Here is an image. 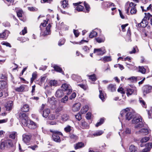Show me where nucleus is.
<instances>
[{
  "mask_svg": "<svg viewBox=\"0 0 152 152\" xmlns=\"http://www.w3.org/2000/svg\"><path fill=\"white\" fill-rule=\"evenodd\" d=\"M50 112V110L49 109L47 108L45 109L43 111L42 114L43 117L45 118H46L48 116Z\"/></svg>",
  "mask_w": 152,
  "mask_h": 152,
  "instance_id": "nucleus-22",
  "label": "nucleus"
},
{
  "mask_svg": "<svg viewBox=\"0 0 152 152\" xmlns=\"http://www.w3.org/2000/svg\"><path fill=\"white\" fill-rule=\"evenodd\" d=\"M7 83L4 81H0V88L4 89L7 88Z\"/></svg>",
  "mask_w": 152,
  "mask_h": 152,
  "instance_id": "nucleus-20",
  "label": "nucleus"
},
{
  "mask_svg": "<svg viewBox=\"0 0 152 152\" xmlns=\"http://www.w3.org/2000/svg\"><path fill=\"white\" fill-rule=\"evenodd\" d=\"M28 9L29 10L31 11H37V9L33 7H28Z\"/></svg>",
  "mask_w": 152,
  "mask_h": 152,
  "instance_id": "nucleus-63",
  "label": "nucleus"
},
{
  "mask_svg": "<svg viewBox=\"0 0 152 152\" xmlns=\"http://www.w3.org/2000/svg\"><path fill=\"white\" fill-rule=\"evenodd\" d=\"M37 74L36 72H34L32 75V77L31 78V83H32L34 80L37 77Z\"/></svg>",
  "mask_w": 152,
  "mask_h": 152,
  "instance_id": "nucleus-46",
  "label": "nucleus"
},
{
  "mask_svg": "<svg viewBox=\"0 0 152 152\" xmlns=\"http://www.w3.org/2000/svg\"><path fill=\"white\" fill-rule=\"evenodd\" d=\"M61 7L64 9H65L66 7V0H64L61 2Z\"/></svg>",
  "mask_w": 152,
  "mask_h": 152,
  "instance_id": "nucleus-44",
  "label": "nucleus"
},
{
  "mask_svg": "<svg viewBox=\"0 0 152 152\" xmlns=\"http://www.w3.org/2000/svg\"><path fill=\"white\" fill-rule=\"evenodd\" d=\"M97 34V33L95 31H93L91 32L89 35V37L91 38H92L96 36Z\"/></svg>",
  "mask_w": 152,
  "mask_h": 152,
  "instance_id": "nucleus-39",
  "label": "nucleus"
},
{
  "mask_svg": "<svg viewBox=\"0 0 152 152\" xmlns=\"http://www.w3.org/2000/svg\"><path fill=\"white\" fill-rule=\"evenodd\" d=\"M62 90H58L56 93L55 96L58 97H61L64 94V92L66 90V84H64L61 86Z\"/></svg>",
  "mask_w": 152,
  "mask_h": 152,
  "instance_id": "nucleus-4",
  "label": "nucleus"
},
{
  "mask_svg": "<svg viewBox=\"0 0 152 152\" xmlns=\"http://www.w3.org/2000/svg\"><path fill=\"white\" fill-rule=\"evenodd\" d=\"M1 44L3 45H6V46L9 47H11L10 44L8 42H4L1 43Z\"/></svg>",
  "mask_w": 152,
  "mask_h": 152,
  "instance_id": "nucleus-64",
  "label": "nucleus"
},
{
  "mask_svg": "<svg viewBox=\"0 0 152 152\" xmlns=\"http://www.w3.org/2000/svg\"><path fill=\"white\" fill-rule=\"evenodd\" d=\"M145 16L144 18V19L146 20H150L152 19V15H151L150 13H145Z\"/></svg>",
  "mask_w": 152,
  "mask_h": 152,
  "instance_id": "nucleus-26",
  "label": "nucleus"
},
{
  "mask_svg": "<svg viewBox=\"0 0 152 152\" xmlns=\"http://www.w3.org/2000/svg\"><path fill=\"white\" fill-rule=\"evenodd\" d=\"M10 33L9 31L5 30L2 33H0V38L3 39H5L7 38Z\"/></svg>",
  "mask_w": 152,
  "mask_h": 152,
  "instance_id": "nucleus-8",
  "label": "nucleus"
},
{
  "mask_svg": "<svg viewBox=\"0 0 152 152\" xmlns=\"http://www.w3.org/2000/svg\"><path fill=\"white\" fill-rule=\"evenodd\" d=\"M89 77V79L93 81H95L97 80L96 76L95 74H93L91 75H88Z\"/></svg>",
  "mask_w": 152,
  "mask_h": 152,
  "instance_id": "nucleus-27",
  "label": "nucleus"
},
{
  "mask_svg": "<svg viewBox=\"0 0 152 152\" xmlns=\"http://www.w3.org/2000/svg\"><path fill=\"white\" fill-rule=\"evenodd\" d=\"M84 146V144L82 142H79L77 143L75 145V149H77Z\"/></svg>",
  "mask_w": 152,
  "mask_h": 152,
  "instance_id": "nucleus-24",
  "label": "nucleus"
},
{
  "mask_svg": "<svg viewBox=\"0 0 152 152\" xmlns=\"http://www.w3.org/2000/svg\"><path fill=\"white\" fill-rule=\"evenodd\" d=\"M29 109V106L27 104H24L21 109V112H27Z\"/></svg>",
  "mask_w": 152,
  "mask_h": 152,
  "instance_id": "nucleus-21",
  "label": "nucleus"
},
{
  "mask_svg": "<svg viewBox=\"0 0 152 152\" xmlns=\"http://www.w3.org/2000/svg\"><path fill=\"white\" fill-rule=\"evenodd\" d=\"M148 22L147 20H144V18L142 22L138 24V26H139L145 28L148 25Z\"/></svg>",
  "mask_w": 152,
  "mask_h": 152,
  "instance_id": "nucleus-17",
  "label": "nucleus"
},
{
  "mask_svg": "<svg viewBox=\"0 0 152 152\" xmlns=\"http://www.w3.org/2000/svg\"><path fill=\"white\" fill-rule=\"evenodd\" d=\"M126 91H127L126 93L128 96L132 95L133 92V90L130 88H127Z\"/></svg>",
  "mask_w": 152,
  "mask_h": 152,
  "instance_id": "nucleus-38",
  "label": "nucleus"
},
{
  "mask_svg": "<svg viewBox=\"0 0 152 152\" xmlns=\"http://www.w3.org/2000/svg\"><path fill=\"white\" fill-rule=\"evenodd\" d=\"M81 106V104L78 102L74 104L72 107V110L74 112L78 111L80 108Z\"/></svg>",
  "mask_w": 152,
  "mask_h": 152,
  "instance_id": "nucleus-13",
  "label": "nucleus"
},
{
  "mask_svg": "<svg viewBox=\"0 0 152 152\" xmlns=\"http://www.w3.org/2000/svg\"><path fill=\"white\" fill-rule=\"evenodd\" d=\"M25 88L24 86L22 85L20 87L17 88H15V90L16 91L18 92H22L23 91Z\"/></svg>",
  "mask_w": 152,
  "mask_h": 152,
  "instance_id": "nucleus-40",
  "label": "nucleus"
},
{
  "mask_svg": "<svg viewBox=\"0 0 152 152\" xmlns=\"http://www.w3.org/2000/svg\"><path fill=\"white\" fill-rule=\"evenodd\" d=\"M54 68L55 70L56 71L62 73L63 74V72L62 71V69L59 66L57 65H55L54 66Z\"/></svg>",
  "mask_w": 152,
  "mask_h": 152,
  "instance_id": "nucleus-29",
  "label": "nucleus"
},
{
  "mask_svg": "<svg viewBox=\"0 0 152 152\" xmlns=\"http://www.w3.org/2000/svg\"><path fill=\"white\" fill-rule=\"evenodd\" d=\"M148 133V131L147 129H141L139 131L136 132V134H142L144 135H146Z\"/></svg>",
  "mask_w": 152,
  "mask_h": 152,
  "instance_id": "nucleus-16",
  "label": "nucleus"
},
{
  "mask_svg": "<svg viewBox=\"0 0 152 152\" xmlns=\"http://www.w3.org/2000/svg\"><path fill=\"white\" fill-rule=\"evenodd\" d=\"M27 126L31 129H34L37 126L35 123L31 120H29L28 121Z\"/></svg>",
  "mask_w": 152,
  "mask_h": 152,
  "instance_id": "nucleus-14",
  "label": "nucleus"
},
{
  "mask_svg": "<svg viewBox=\"0 0 152 152\" xmlns=\"http://www.w3.org/2000/svg\"><path fill=\"white\" fill-rule=\"evenodd\" d=\"M118 91L120 92L121 94H125V92L123 91V89L121 88H120L118 89Z\"/></svg>",
  "mask_w": 152,
  "mask_h": 152,
  "instance_id": "nucleus-61",
  "label": "nucleus"
},
{
  "mask_svg": "<svg viewBox=\"0 0 152 152\" xmlns=\"http://www.w3.org/2000/svg\"><path fill=\"white\" fill-rule=\"evenodd\" d=\"M152 87L149 85H145L143 88V95H145L150 92L151 91Z\"/></svg>",
  "mask_w": 152,
  "mask_h": 152,
  "instance_id": "nucleus-6",
  "label": "nucleus"
},
{
  "mask_svg": "<svg viewBox=\"0 0 152 152\" xmlns=\"http://www.w3.org/2000/svg\"><path fill=\"white\" fill-rule=\"evenodd\" d=\"M76 96V93L75 92H73L70 96L69 97V99H70V100H72L73 99H74L75 97Z\"/></svg>",
  "mask_w": 152,
  "mask_h": 152,
  "instance_id": "nucleus-52",
  "label": "nucleus"
},
{
  "mask_svg": "<svg viewBox=\"0 0 152 152\" xmlns=\"http://www.w3.org/2000/svg\"><path fill=\"white\" fill-rule=\"evenodd\" d=\"M130 10V13L132 15L136 14L137 12V10L135 6L131 7Z\"/></svg>",
  "mask_w": 152,
  "mask_h": 152,
  "instance_id": "nucleus-32",
  "label": "nucleus"
},
{
  "mask_svg": "<svg viewBox=\"0 0 152 152\" xmlns=\"http://www.w3.org/2000/svg\"><path fill=\"white\" fill-rule=\"evenodd\" d=\"M17 115L19 117L20 119L21 120L23 119H28V117L26 114L23 112L20 111L18 112Z\"/></svg>",
  "mask_w": 152,
  "mask_h": 152,
  "instance_id": "nucleus-9",
  "label": "nucleus"
},
{
  "mask_svg": "<svg viewBox=\"0 0 152 152\" xmlns=\"http://www.w3.org/2000/svg\"><path fill=\"white\" fill-rule=\"evenodd\" d=\"M128 24L126 23L125 24L122 25L121 26V27L122 28L123 31H125V28L126 26H128Z\"/></svg>",
  "mask_w": 152,
  "mask_h": 152,
  "instance_id": "nucleus-62",
  "label": "nucleus"
},
{
  "mask_svg": "<svg viewBox=\"0 0 152 152\" xmlns=\"http://www.w3.org/2000/svg\"><path fill=\"white\" fill-rule=\"evenodd\" d=\"M17 15L18 17H21L22 16L23 11L22 10H19L17 12Z\"/></svg>",
  "mask_w": 152,
  "mask_h": 152,
  "instance_id": "nucleus-51",
  "label": "nucleus"
},
{
  "mask_svg": "<svg viewBox=\"0 0 152 152\" xmlns=\"http://www.w3.org/2000/svg\"><path fill=\"white\" fill-rule=\"evenodd\" d=\"M86 117L87 119H90L91 117V113H90L88 112L86 114Z\"/></svg>",
  "mask_w": 152,
  "mask_h": 152,
  "instance_id": "nucleus-57",
  "label": "nucleus"
},
{
  "mask_svg": "<svg viewBox=\"0 0 152 152\" xmlns=\"http://www.w3.org/2000/svg\"><path fill=\"white\" fill-rule=\"evenodd\" d=\"M139 71L143 74H145L146 72V69L142 66H139Z\"/></svg>",
  "mask_w": 152,
  "mask_h": 152,
  "instance_id": "nucleus-33",
  "label": "nucleus"
},
{
  "mask_svg": "<svg viewBox=\"0 0 152 152\" xmlns=\"http://www.w3.org/2000/svg\"><path fill=\"white\" fill-rule=\"evenodd\" d=\"M106 52V50L104 48L98 49H94V53H96L98 55H102Z\"/></svg>",
  "mask_w": 152,
  "mask_h": 152,
  "instance_id": "nucleus-5",
  "label": "nucleus"
},
{
  "mask_svg": "<svg viewBox=\"0 0 152 152\" xmlns=\"http://www.w3.org/2000/svg\"><path fill=\"white\" fill-rule=\"evenodd\" d=\"M74 131L73 128L69 125H67V133L69 134L70 133H73Z\"/></svg>",
  "mask_w": 152,
  "mask_h": 152,
  "instance_id": "nucleus-28",
  "label": "nucleus"
},
{
  "mask_svg": "<svg viewBox=\"0 0 152 152\" xmlns=\"http://www.w3.org/2000/svg\"><path fill=\"white\" fill-rule=\"evenodd\" d=\"M6 148L10 149L11 151L10 152H13L15 150V146L13 141L10 139H2L0 145V152H4Z\"/></svg>",
  "mask_w": 152,
  "mask_h": 152,
  "instance_id": "nucleus-1",
  "label": "nucleus"
},
{
  "mask_svg": "<svg viewBox=\"0 0 152 152\" xmlns=\"http://www.w3.org/2000/svg\"><path fill=\"white\" fill-rule=\"evenodd\" d=\"M26 29L27 28L26 27H25L24 29L22 30V32H20V34L24 35L26 34L27 33Z\"/></svg>",
  "mask_w": 152,
  "mask_h": 152,
  "instance_id": "nucleus-56",
  "label": "nucleus"
},
{
  "mask_svg": "<svg viewBox=\"0 0 152 152\" xmlns=\"http://www.w3.org/2000/svg\"><path fill=\"white\" fill-rule=\"evenodd\" d=\"M28 119H22L21 120L22 124L24 126H27L28 125Z\"/></svg>",
  "mask_w": 152,
  "mask_h": 152,
  "instance_id": "nucleus-37",
  "label": "nucleus"
},
{
  "mask_svg": "<svg viewBox=\"0 0 152 152\" xmlns=\"http://www.w3.org/2000/svg\"><path fill=\"white\" fill-rule=\"evenodd\" d=\"M99 97L102 101H104L105 99L104 94L102 93V92L101 90H99Z\"/></svg>",
  "mask_w": 152,
  "mask_h": 152,
  "instance_id": "nucleus-31",
  "label": "nucleus"
},
{
  "mask_svg": "<svg viewBox=\"0 0 152 152\" xmlns=\"http://www.w3.org/2000/svg\"><path fill=\"white\" fill-rule=\"evenodd\" d=\"M83 3L86 10L87 11V12H88L90 11V8L89 5L86 3V2H84Z\"/></svg>",
  "mask_w": 152,
  "mask_h": 152,
  "instance_id": "nucleus-45",
  "label": "nucleus"
},
{
  "mask_svg": "<svg viewBox=\"0 0 152 152\" xmlns=\"http://www.w3.org/2000/svg\"><path fill=\"white\" fill-rule=\"evenodd\" d=\"M66 41L65 39H63L62 40H60L58 42V45L60 46L63 45L65 42Z\"/></svg>",
  "mask_w": 152,
  "mask_h": 152,
  "instance_id": "nucleus-50",
  "label": "nucleus"
},
{
  "mask_svg": "<svg viewBox=\"0 0 152 152\" xmlns=\"http://www.w3.org/2000/svg\"><path fill=\"white\" fill-rule=\"evenodd\" d=\"M51 27V25L49 24L48 26L46 28V30L44 31L43 35L44 36L49 35L50 34V29Z\"/></svg>",
  "mask_w": 152,
  "mask_h": 152,
  "instance_id": "nucleus-15",
  "label": "nucleus"
},
{
  "mask_svg": "<svg viewBox=\"0 0 152 152\" xmlns=\"http://www.w3.org/2000/svg\"><path fill=\"white\" fill-rule=\"evenodd\" d=\"M67 94H69L71 93L72 91V89L69 85L67 84Z\"/></svg>",
  "mask_w": 152,
  "mask_h": 152,
  "instance_id": "nucleus-47",
  "label": "nucleus"
},
{
  "mask_svg": "<svg viewBox=\"0 0 152 152\" xmlns=\"http://www.w3.org/2000/svg\"><path fill=\"white\" fill-rule=\"evenodd\" d=\"M136 5H134V3L132 2H131L129 4L128 3H126L125 5V8H126V13L128 14L129 13V11L130 9L131 8V7H133V6L135 7Z\"/></svg>",
  "mask_w": 152,
  "mask_h": 152,
  "instance_id": "nucleus-12",
  "label": "nucleus"
},
{
  "mask_svg": "<svg viewBox=\"0 0 152 152\" xmlns=\"http://www.w3.org/2000/svg\"><path fill=\"white\" fill-rule=\"evenodd\" d=\"M31 139L30 135L24 134L23 135V141L27 145L29 143Z\"/></svg>",
  "mask_w": 152,
  "mask_h": 152,
  "instance_id": "nucleus-7",
  "label": "nucleus"
},
{
  "mask_svg": "<svg viewBox=\"0 0 152 152\" xmlns=\"http://www.w3.org/2000/svg\"><path fill=\"white\" fill-rule=\"evenodd\" d=\"M16 134V133L15 132H12L10 133L9 135V138H12V139H14L15 138Z\"/></svg>",
  "mask_w": 152,
  "mask_h": 152,
  "instance_id": "nucleus-36",
  "label": "nucleus"
},
{
  "mask_svg": "<svg viewBox=\"0 0 152 152\" xmlns=\"http://www.w3.org/2000/svg\"><path fill=\"white\" fill-rule=\"evenodd\" d=\"M48 118L50 120H53L56 118L54 114H51L49 116Z\"/></svg>",
  "mask_w": 152,
  "mask_h": 152,
  "instance_id": "nucleus-58",
  "label": "nucleus"
},
{
  "mask_svg": "<svg viewBox=\"0 0 152 152\" xmlns=\"http://www.w3.org/2000/svg\"><path fill=\"white\" fill-rule=\"evenodd\" d=\"M111 60V58L110 56H105L103 58V60L104 62L110 61Z\"/></svg>",
  "mask_w": 152,
  "mask_h": 152,
  "instance_id": "nucleus-42",
  "label": "nucleus"
},
{
  "mask_svg": "<svg viewBox=\"0 0 152 152\" xmlns=\"http://www.w3.org/2000/svg\"><path fill=\"white\" fill-rule=\"evenodd\" d=\"M70 138L74 141L78 139V136L73 133H70L69 135Z\"/></svg>",
  "mask_w": 152,
  "mask_h": 152,
  "instance_id": "nucleus-25",
  "label": "nucleus"
},
{
  "mask_svg": "<svg viewBox=\"0 0 152 152\" xmlns=\"http://www.w3.org/2000/svg\"><path fill=\"white\" fill-rule=\"evenodd\" d=\"M81 125L83 129L86 128L88 127L87 123L85 121H81Z\"/></svg>",
  "mask_w": 152,
  "mask_h": 152,
  "instance_id": "nucleus-48",
  "label": "nucleus"
},
{
  "mask_svg": "<svg viewBox=\"0 0 152 152\" xmlns=\"http://www.w3.org/2000/svg\"><path fill=\"white\" fill-rule=\"evenodd\" d=\"M76 119L78 121H80L82 118L80 114L78 113L75 115Z\"/></svg>",
  "mask_w": 152,
  "mask_h": 152,
  "instance_id": "nucleus-54",
  "label": "nucleus"
},
{
  "mask_svg": "<svg viewBox=\"0 0 152 152\" xmlns=\"http://www.w3.org/2000/svg\"><path fill=\"white\" fill-rule=\"evenodd\" d=\"M142 121V118L141 117H140L138 118H134L132 120V123L133 124H136Z\"/></svg>",
  "mask_w": 152,
  "mask_h": 152,
  "instance_id": "nucleus-19",
  "label": "nucleus"
},
{
  "mask_svg": "<svg viewBox=\"0 0 152 152\" xmlns=\"http://www.w3.org/2000/svg\"><path fill=\"white\" fill-rule=\"evenodd\" d=\"M127 79L129 80H130L132 82H134L136 81L137 78L134 77H131L128 78Z\"/></svg>",
  "mask_w": 152,
  "mask_h": 152,
  "instance_id": "nucleus-53",
  "label": "nucleus"
},
{
  "mask_svg": "<svg viewBox=\"0 0 152 152\" xmlns=\"http://www.w3.org/2000/svg\"><path fill=\"white\" fill-rule=\"evenodd\" d=\"M120 115L119 116L118 118L121 121V118L125 116V118L128 121L130 120L133 117V114L130 111L129 108H126L125 109L122 110L120 112Z\"/></svg>",
  "mask_w": 152,
  "mask_h": 152,
  "instance_id": "nucleus-2",
  "label": "nucleus"
},
{
  "mask_svg": "<svg viewBox=\"0 0 152 152\" xmlns=\"http://www.w3.org/2000/svg\"><path fill=\"white\" fill-rule=\"evenodd\" d=\"M57 84V81L55 80H51L50 82V84L51 86H55Z\"/></svg>",
  "mask_w": 152,
  "mask_h": 152,
  "instance_id": "nucleus-60",
  "label": "nucleus"
},
{
  "mask_svg": "<svg viewBox=\"0 0 152 152\" xmlns=\"http://www.w3.org/2000/svg\"><path fill=\"white\" fill-rule=\"evenodd\" d=\"M103 133V132L102 130H98L96 131L94 134V136H99L102 135Z\"/></svg>",
  "mask_w": 152,
  "mask_h": 152,
  "instance_id": "nucleus-41",
  "label": "nucleus"
},
{
  "mask_svg": "<svg viewBox=\"0 0 152 152\" xmlns=\"http://www.w3.org/2000/svg\"><path fill=\"white\" fill-rule=\"evenodd\" d=\"M108 90L111 92H114L116 91L115 85L110 84L107 86Z\"/></svg>",
  "mask_w": 152,
  "mask_h": 152,
  "instance_id": "nucleus-18",
  "label": "nucleus"
},
{
  "mask_svg": "<svg viewBox=\"0 0 152 152\" xmlns=\"http://www.w3.org/2000/svg\"><path fill=\"white\" fill-rule=\"evenodd\" d=\"M13 107V102L11 101H10L7 102L6 105L5 107L7 111H10L12 110Z\"/></svg>",
  "mask_w": 152,
  "mask_h": 152,
  "instance_id": "nucleus-11",
  "label": "nucleus"
},
{
  "mask_svg": "<svg viewBox=\"0 0 152 152\" xmlns=\"http://www.w3.org/2000/svg\"><path fill=\"white\" fill-rule=\"evenodd\" d=\"M149 139L150 138L148 137H145L142 139L140 142L142 143L146 142L148 141Z\"/></svg>",
  "mask_w": 152,
  "mask_h": 152,
  "instance_id": "nucleus-43",
  "label": "nucleus"
},
{
  "mask_svg": "<svg viewBox=\"0 0 152 152\" xmlns=\"http://www.w3.org/2000/svg\"><path fill=\"white\" fill-rule=\"evenodd\" d=\"M104 121V119L103 118H101L100 120V121L99 122H97L96 124V126L97 127L101 125L103 123Z\"/></svg>",
  "mask_w": 152,
  "mask_h": 152,
  "instance_id": "nucleus-49",
  "label": "nucleus"
},
{
  "mask_svg": "<svg viewBox=\"0 0 152 152\" xmlns=\"http://www.w3.org/2000/svg\"><path fill=\"white\" fill-rule=\"evenodd\" d=\"M88 106L87 105H86L84 106L81 109V113L82 114L85 113L88 110Z\"/></svg>",
  "mask_w": 152,
  "mask_h": 152,
  "instance_id": "nucleus-35",
  "label": "nucleus"
},
{
  "mask_svg": "<svg viewBox=\"0 0 152 152\" xmlns=\"http://www.w3.org/2000/svg\"><path fill=\"white\" fill-rule=\"evenodd\" d=\"M140 103L141 104L142 106L144 107H146V106L145 105V103L144 101L142 99H140L139 100Z\"/></svg>",
  "mask_w": 152,
  "mask_h": 152,
  "instance_id": "nucleus-55",
  "label": "nucleus"
},
{
  "mask_svg": "<svg viewBox=\"0 0 152 152\" xmlns=\"http://www.w3.org/2000/svg\"><path fill=\"white\" fill-rule=\"evenodd\" d=\"M130 152H138L137 149L133 145H131L129 148Z\"/></svg>",
  "mask_w": 152,
  "mask_h": 152,
  "instance_id": "nucleus-23",
  "label": "nucleus"
},
{
  "mask_svg": "<svg viewBox=\"0 0 152 152\" xmlns=\"http://www.w3.org/2000/svg\"><path fill=\"white\" fill-rule=\"evenodd\" d=\"M105 39L104 37L102 38L97 37L95 39L96 42L99 43L104 42L105 40Z\"/></svg>",
  "mask_w": 152,
  "mask_h": 152,
  "instance_id": "nucleus-34",
  "label": "nucleus"
},
{
  "mask_svg": "<svg viewBox=\"0 0 152 152\" xmlns=\"http://www.w3.org/2000/svg\"><path fill=\"white\" fill-rule=\"evenodd\" d=\"M50 132L53 133L52 137L53 140L57 142H60L61 139L59 135L62 136V134L61 132L56 130H50Z\"/></svg>",
  "mask_w": 152,
  "mask_h": 152,
  "instance_id": "nucleus-3",
  "label": "nucleus"
},
{
  "mask_svg": "<svg viewBox=\"0 0 152 152\" xmlns=\"http://www.w3.org/2000/svg\"><path fill=\"white\" fill-rule=\"evenodd\" d=\"M73 32L76 37H78L79 35V33L78 30L74 29V30Z\"/></svg>",
  "mask_w": 152,
  "mask_h": 152,
  "instance_id": "nucleus-59",
  "label": "nucleus"
},
{
  "mask_svg": "<svg viewBox=\"0 0 152 152\" xmlns=\"http://www.w3.org/2000/svg\"><path fill=\"white\" fill-rule=\"evenodd\" d=\"M144 123L142 121L138 124H135L134 127L136 128H140L143 127L144 126Z\"/></svg>",
  "mask_w": 152,
  "mask_h": 152,
  "instance_id": "nucleus-30",
  "label": "nucleus"
},
{
  "mask_svg": "<svg viewBox=\"0 0 152 152\" xmlns=\"http://www.w3.org/2000/svg\"><path fill=\"white\" fill-rule=\"evenodd\" d=\"M82 2H79L78 3L73 4L75 6H77V7H76V9L77 11L78 12L82 11L83 10V7L81 5H79L80 4H81Z\"/></svg>",
  "mask_w": 152,
  "mask_h": 152,
  "instance_id": "nucleus-10",
  "label": "nucleus"
}]
</instances>
